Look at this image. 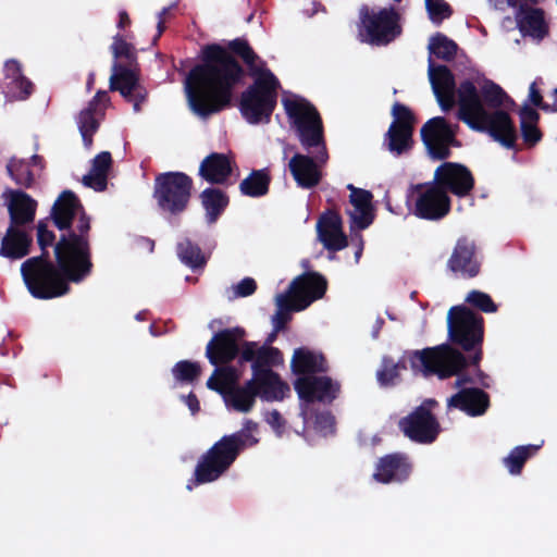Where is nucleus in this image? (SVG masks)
<instances>
[{
	"instance_id": "bb28decb",
	"label": "nucleus",
	"mask_w": 557,
	"mask_h": 557,
	"mask_svg": "<svg viewBox=\"0 0 557 557\" xmlns=\"http://www.w3.org/2000/svg\"><path fill=\"white\" fill-rule=\"evenodd\" d=\"M32 231V228L10 225L1 242L0 256L17 260L28 255L33 242Z\"/></svg>"
},
{
	"instance_id": "603ef678",
	"label": "nucleus",
	"mask_w": 557,
	"mask_h": 557,
	"mask_svg": "<svg viewBox=\"0 0 557 557\" xmlns=\"http://www.w3.org/2000/svg\"><path fill=\"white\" fill-rule=\"evenodd\" d=\"M184 400L193 414L199 411V401L194 394L190 393L188 396L184 397Z\"/></svg>"
},
{
	"instance_id": "f03ea898",
	"label": "nucleus",
	"mask_w": 557,
	"mask_h": 557,
	"mask_svg": "<svg viewBox=\"0 0 557 557\" xmlns=\"http://www.w3.org/2000/svg\"><path fill=\"white\" fill-rule=\"evenodd\" d=\"M55 226L63 231L54 246L58 268L44 255L27 259L21 273L29 293L41 299H50L69 293V283H81L92 269L89 246L90 221L76 196L63 191L52 207Z\"/></svg>"
},
{
	"instance_id": "f257e3e1",
	"label": "nucleus",
	"mask_w": 557,
	"mask_h": 557,
	"mask_svg": "<svg viewBox=\"0 0 557 557\" xmlns=\"http://www.w3.org/2000/svg\"><path fill=\"white\" fill-rule=\"evenodd\" d=\"M428 49V75L442 111L447 112L458 104V119L471 129L486 132L503 146L513 147L517 131L504 110L512 101L505 91L491 81H486L480 91L470 81L462 82L456 88L451 72L445 65H435L432 59L451 61L456 57L458 46L447 36L441 33L432 36Z\"/></svg>"
},
{
	"instance_id": "37998d69",
	"label": "nucleus",
	"mask_w": 557,
	"mask_h": 557,
	"mask_svg": "<svg viewBox=\"0 0 557 557\" xmlns=\"http://www.w3.org/2000/svg\"><path fill=\"white\" fill-rule=\"evenodd\" d=\"M112 51L115 59L124 57L128 61L129 66H126L127 69H134L133 63L136 60L134 47L126 42L120 35L114 37Z\"/></svg>"
},
{
	"instance_id": "c756f323",
	"label": "nucleus",
	"mask_w": 557,
	"mask_h": 557,
	"mask_svg": "<svg viewBox=\"0 0 557 557\" xmlns=\"http://www.w3.org/2000/svg\"><path fill=\"white\" fill-rule=\"evenodd\" d=\"M237 381H231L227 388L223 392L225 406L230 410L237 412H249L255 404L257 393L250 380L240 385Z\"/></svg>"
},
{
	"instance_id": "c85d7f7f",
	"label": "nucleus",
	"mask_w": 557,
	"mask_h": 557,
	"mask_svg": "<svg viewBox=\"0 0 557 557\" xmlns=\"http://www.w3.org/2000/svg\"><path fill=\"white\" fill-rule=\"evenodd\" d=\"M510 7H519L517 22L523 35L542 39L546 34V24L543 12L539 9L523 10L527 3H537L539 0H506Z\"/></svg>"
},
{
	"instance_id": "4d7b16f0",
	"label": "nucleus",
	"mask_w": 557,
	"mask_h": 557,
	"mask_svg": "<svg viewBox=\"0 0 557 557\" xmlns=\"http://www.w3.org/2000/svg\"><path fill=\"white\" fill-rule=\"evenodd\" d=\"M361 253H362V240L360 239V246H359L358 250L355 253V258H356L357 262L359 261V259L361 257Z\"/></svg>"
},
{
	"instance_id": "c9c22d12",
	"label": "nucleus",
	"mask_w": 557,
	"mask_h": 557,
	"mask_svg": "<svg viewBox=\"0 0 557 557\" xmlns=\"http://www.w3.org/2000/svg\"><path fill=\"white\" fill-rule=\"evenodd\" d=\"M521 133L529 145H535L541 139V133L536 126L539 113L528 104H524L519 112Z\"/></svg>"
},
{
	"instance_id": "a211bd4d",
	"label": "nucleus",
	"mask_w": 557,
	"mask_h": 557,
	"mask_svg": "<svg viewBox=\"0 0 557 557\" xmlns=\"http://www.w3.org/2000/svg\"><path fill=\"white\" fill-rule=\"evenodd\" d=\"M434 182L442 189L457 197L467 196L473 188L474 180L471 172L463 165L445 162L434 173Z\"/></svg>"
},
{
	"instance_id": "6e6552de",
	"label": "nucleus",
	"mask_w": 557,
	"mask_h": 557,
	"mask_svg": "<svg viewBox=\"0 0 557 557\" xmlns=\"http://www.w3.org/2000/svg\"><path fill=\"white\" fill-rule=\"evenodd\" d=\"M243 336L244 331L238 327L216 333L206 347L210 363H227L240 354L242 361L251 362L252 373L272 371V367L283 364V355L277 348L257 342H246L240 347Z\"/></svg>"
},
{
	"instance_id": "09e8293b",
	"label": "nucleus",
	"mask_w": 557,
	"mask_h": 557,
	"mask_svg": "<svg viewBox=\"0 0 557 557\" xmlns=\"http://www.w3.org/2000/svg\"><path fill=\"white\" fill-rule=\"evenodd\" d=\"M37 242L42 251L54 243V234L48 230L46 222H39L37 225Z\"/></svg>"
},
{
	"instance_id": "f3484780",
	"label": "nucleus",
	"mask_w": 557,
	"mask_h": 557,
	"mask_svg": "<svg viewBox=\"0 0 557 557\" xmlns=\"http://www.w3.org/2000/svg\"><path fill=\"white\" fill-rule=\"evenodd\" d=\"M394 122L385 137V145L391 153L400 156L411 147L413 116L410 110L400 103H395L392 110Z\"/></svg>"
},
{
	"instance_id": "c03bdc74",
	"label": "nucleus",
	"mask_w": 557,
	"mask_h": 557,
	"mask_svg": "<svg viewBox=\"0 0 557 557\" xmlns=\"http://www.w3.org/2000/svg\"><path fill=\"white\" fill-rule=\"evenodd\" d=\"M398 363H395L393 360L388 358H384L382 362V368L376 373V377L380 385L388 386L394 384L396 377L398 376Z\"/></svg>"
},
{
	"instance_id": "13d9d810",
	"label": "nucleus",
	"mask_w": 557,
	"mask_h": 557,
	"mask_svg": "<svg viewBox=\"0 0 557 557\" xmlns=\"http://www.w3.org/2000/svg\"><path fill=\"white\" fill-rule=\"evenodd\" d=\"M95 81V75L92 73L89 74L88 82H87V88L90 89Z\"/></svg>"
},
{
	"instance_id": "473e14b6",
	"label": "nucleus",
	"mask_w": 557,
	"mask_h": 557,
	"mask_svg": "<svg viewBox=\"0 0 557 557\" xmlns=\"http://www.w3.org/2000/svg\"><path fill=\"white\" fill-rule=\"evenodd\" d=\"M200 197L206 210L207 222L215 223L228 203L227 196L220 189L206 188Z\"/></svg>"
},
{
	"instance_id": "f8f14e48",
	"label": "nucleus",
	"mask_w": 557,
	"mask_h": 557,
	"mask_svg": "<svg viewBox=\"0 0 557 557\" xmlns=\"http://www.w3.org/2000/svg\"><path fill=\"white\" fill-rule=\"evenodd\" d=\"M406 203L410 213L429 221L441 220L450 210L448 195L435 182L410 186Z\"/></svg>"
},
{
	"instance_id": "1a4fd4ad",
	"label": "nucleus",
	"mask_w": 557,
	"mask_h": 557,
	"mask_svg": "<svg viewBox=\"0 0 557 557\" xmlns=\"http://www.w3.org/2000/svg\"><path fill=\"white\" fill-rule=\"evenodd\" d=\"M258 424L245 420L243 428L219 440L197 462L194 480L187 484L188 490L195 485L211 483L221 478L234 463L242 450L255 446L259 438Z\"/></svg>"
},
{
	"instance_id": "f704fd0d",
	"label": "nucleus",
	"mask_w": 557,
	"mask_h": 557,
	"mask_svg": "<svg viewBox=\"0 0 557 557\" xmlns=\"http://www.w3.org/2000/svg\"><path fill=\"white\" fill-rule=\"evenodd\" d=\"M270 176L265 169L252 171L248 177L242 181L239 189L243 195L249 197H262L269 190Z\"/></svg>"
},
{
	"instance_id": "cd10ccee",
	"label": "nucleus",
	"mask_w": 557,
	"mask_h": 557,
	"mask_svg": "<svg viewBox=\"0 0 557 557\" xmlns=\"http://www.w3.org/2000/svg\"><path fill=\"white\" fill-rule=\"evenodd\" d=\"M448 268L462 276L473 277L480 271L474 244L466 238L459 239L448 260Z\"/></svg>"
},
{
	"instance_id": "b1692460",
	"label": "nucleus",
	"mask_w": 557,
	"mask_h": 557,
	"mask_svg": "<svg viewBox=\"0 0 557 557\" xmlns=\"http://www.w3.org/2000/svg\"><path fill=\"white\" fill-rule=\"evenodd\" d=\"M318 237L327 250L338 251L347 246V237L342 228L338 213L327 211L317 223Z\"/></svg>"
},
{
	"instance_id": "72a5a7b5",
	"label": "nucleus",
	"mask_w": 557,
	"mask_h": 557,
	"mask_svg": "<svg viewBox=\"0 0 557 557\" xmlns=\"http://www.w3.org/2000/svg\"><path fill=\"white\" fill-rule=\"evenodd\" d=\"M39 163L40 158L36 154L29 160L12 158L7 165V170L16 184L27 187L34 181L35 173L32 168L39 165Z\"/></svg>"
},
{
	"instance_id": "5fc2aeb1",
	"label": "nucleus",
	"mask_w": 557,
	"mask_h": 557,
	"mask_svg": "<svg viewBox=\"0 0 557 557\" xmlns=\"http://www.w3.org/2000/svg\"><path fill=\"white\" fill-rule=\"evenodd\" d=\"M383 324H384V320L382 318H377L373 325V329H372V337L373 338H377Z\"/></svg>"
},
{
	"instance_id": "ea45409f",
	"label": "nucleus",
	"mask_w": 557,
	"mask_h": 557,
	"mask_svg": "<svg viewBox=\"0 0 557 557\" xmlns=\"http://www.w3.org/2000/svg\"><path fill=\"white\" fill-rule=\"evenodd\" d=\"M173 376L180 382H193L200 374V366L188 360L178 361L172 369Z\"/></svg>"
},
{
	"instance_id": "49530a36",
	"label": "nucleus",
	"mask_w": 557,
	"mask_h": 557,
	"mask_svg": "<svg viewBox=\"0 0 557 557\" xmlns=\"http://www.w3.org/2000/svg\"><path fill=\"white\" fill-rule=\"evenodd\" d=\"M257 288L256 281L251 277H245L231 287L232 298H242L250 296Z\"/></svg>"
},
{
	"instance_id": "79ce46f5",
	"label": "nucleus",
	"mask_w": 557,
	"mask_h": 557,
	"mask_svg": "<svg viewBox=\"0 0 557 557\" xmlns=\"http://www.w3.org/2000/svg\"><path fill=\"white\" fill-rule=\"evenodd\" d=\"M466 301L485 313H493L497 311V306L492 300L491 296L480 290H471L467 295Z\"/></svg>"
},
{
	"instance_id": "0eeeda50",
	"label": "nucleus",
	"mask_w": 557,
	"mask_h": 557,
	"mask_svg": "<svg viewBox=\"0 0 557 557\" xmlns=\"http://www.w3.org/2000/svg\"><path fill=\"white\" fill-rule=\"evenodd\" d=\"M292 370L297 375L294 387L301 401V417L308 423L311 411L310 404L313 401L331 403L339 392V384L325 375L317 373L325 372L326 366L322 355L306 348H298L294 351Z\"/></svg>"
},
{
	"instance_id": "7ed1b4c3",
	"label": "nucleus",
	"mask_w": 557,
	"mask_h": 557,
	"mask_svg": "<svg viewBox=\"0 0 557 557\" xmlns=\"http://www.w3.org/2000/svg\"><path fill=\"white\" fill-rule=\"evenodd\" d=\"M202 54L203 62L186 76L184 89L194 113L207 117L230 103L232 91L242 82L244 71L219 46L206 47Z\"/></svg>"
},
{
	"instance_id": "052dcab7",
	"label": "nucleus",
	"mask_w": 557,
	"mask_h": 557,
	"mask_svg": "<svg viewBox=\"0 0 557 557\" xmlns=\"http://www.w3.org/2000/svg\"><path fill=\"white\" fill-rule=\"evenodd\" d=\"M312 11L309 13V15H313L314 13H317L319 11V4L317 3H312Z\"/></svg>"
},
{
	"instance_id": "39448f33",
	"label": "nucleus",
	"mask_w": 557,
	"mask_h": 557,
	"mask_svg": "<svg viewBox=\"0 0 557 557\" xmlns=\"http://www.w3.org/2000/svg\"><path fill=\"white\" fill-rule=\"evenodd\" d=\"M283 104L302 148L308 152L296 153L288 168L299 187L312 188L319 184L321 166L329 159L321 117L313 106L296 95L284 97Z\"/></svg>"
},
{
	"instance_id": "20e7f679",
	"label": "nucleus",
	"mask_w": 557,
	"mask_h": 557,
	"mask_svg": "<svg viewBox=\"0 0 557 557\" xmlns=\"http://www.w3.org/2000/svg\"><path fill=\"white\" fill-rule=\"evenodd\" d=\"M403 362H408L416 373L424 376L436 374L440 379L458 375L455 386L460 391L447 399V407L459 409L469 416L483 414L488 407V396L480 388L466 387L467 383L480 384L490 387V379L480 369L473 376L459 375L466 367L465 356L447 344L436 347L416 350L404 356Z\"/></svg>"
},
{
	"instance_id": "8fccbe9b",
	"label": "nucleus",
	"mask_w": 557,
	"mask_h": 557,
	"mask_svg": "<svg viewBox=\"0 0 557 557\" xmlns=\"http://www.w3.org/2000/svg\"><path fill=\"white\" fill-rule=\"evenodd\" d=\"M267 423L273 429V431L281 436L284 430L285 421L277 410H271L265 413L264 417Z\"/></svg>"
},
{
	"instance_id": "423d86ee",
	"label": "nucleus",
	"mask_w": 557,
	"mask_h": 557,
	"mask_svg": "<svg viewBox=\"0 0 557 557\" xmlns=\"http://www.w3.org/2000/svg\"><path fill=\"white\" fill-rule=\"evenodd\" d=\"M231 47L243 58L255 78L253 85L242 94L240 113L249 124L267 123L276 106L278 79L245 40L235 39Z\"/></svg>"
},
{
	"instance_id": "7c9ffc66",
	"label": "nucleus",
	"mask_w": 557,
	"mask_h": 557,
	"mask_svg": "<svg viewBox=\"0 0 557 557\" xmlns=\"http://www.w3.org/2000/svg\"><path fill=\"white\" fill-rule=\"evenodd\" d=\"M232 174V161L223 153H211L202 160L199 175L211 184H225Z\"/></svg>"
},
{
	"instance_id": "de8ad7c7",
	"label": "nucleus",
	"mask_w": 557,
	"mask_h": 557,
	"mask_svg": "<svg viewBox=\"0 0 557 557\" xmlns=\"http://www.w3.org/2000/svg\"><path fill=\"white\" fill-rule=\"evenodd\" d=\"M553 96H554V104L553 106H549L548 103H543L542 96L540 94V90L536 87V81L530 85L529 101L533 106L541 107L543 110H546V111L557 112V95H555V90L553 91Z\"/></svg>"
},
{
	"instance_id": "bf43d9fd",
	"label": "nucleus",
	"mask_w": 557,
	"mask_h": 557,
	"mask_svg": "<svg viewBox=\"0 0 557 557\" xmlns=\"http://www.w3.org/2000/svg\"><path fill=\"white\" fill-rule=\"evenodd\" d=\"M481 359V350L476 351L473 358V363L476 364Z\"/></svg>"
},
{
	"instance_id": "4468645a",
	"label": "nucleus",
	"mask_w": 557,
	"mask_h": 557,
	"mask_svg": "<svg viewBox=\"0 0 557 557\" xmlns=\"http://www.w3.org/2000/svg\"><path fill=\"white\" fill-rule=\"evenodd\" d=\"M448 337L465 350L475 349L483 339V319L465 306L451 307L447 315Z\"/></svg>"
},
{
	"instance_id": "aec40b11",
	"label": "nucleus",
	"mask_w": 557,
	"mask_h": 557,
	"mask_svg": "<svg viewBox=\"0 0 557 557\" xmlns=\"http://www.w3.org/2000/svg\"><path fill=\"white\" fill-rule=\"evenodd\" d=\"M350 190L349 205L346 213L349 218V226L352 232L368 228L374 220L372 194L369 190L357 188L352 184L347 185Z\"/></svg>"
},
{
	"instance_id": "680f3d73",
	"label": "nucleus",
	"mask_w": 557,
	"mask_h": 557,
	"mask_svg": "<svg viewBox=\"0 0 557 557\" xmlns=\"http://www.w3.org/2000/svg\"><path fill=\"white\" fill-rule=\"evenodd\" d=\"M136 319H137L138 321L144 320V319H145V312H144V311L138 312V313L136 314Z\"/></svg>"
},
{
	"instance_id": "2eb2a0df",
	"label": "nucleus",
	"mask_w": 557,
	"mask_h": 557,
	"mask_svg": "<svg viewBox=\"0 0 557 557\" xmlns=\"http://www.w3.org/2000/svg\"><path fill=\"white\" fill-rule=\"evenodd\" d=\"M435 404V400L426 399L411 414L400 420L399 426L406 436L424 444L435 441L440 433V424L431 413Z\"/></svg>"
},
{
	"instance_id": "e2e57ef3",
	"label": "nucleus",
	"mask_w": 557,
	"mask_h": 557,
	"mask_svg": "<svg viewBox=\"0 0 557 557\" xmlns=\"http://www.w3.org/2000/svg\"><path fill=\"white\" fill-rule=\"evenodd\" d=\"M386 208L388 211H391L392 213H397L395 210H393V208L391 207L389 202H386Z\"/></svg>"
},
{
	"instance_id": "dca6fc26",
	"label": "nucleus",
	"mask_w": 557,
	"mask_h": 557,
	"mask_svg": "<svg viewBox=\"0 0 557 557\" xmlns=\"http://www.w3.org/2000/svg\"><path fill=\"white\" fill-rule=\"evenodd\" d=\"M457 125L449 124L444 117L435 116L421 128V137L429 153L434 159L449 156V147L454 143Z\"/></svg>"
},
{
	"instance_id": "9d476101",
	"label": "nucleus",
	"mask_w": 557,
	"mask_h": 557,
	"mask_svg": "<svg viewBox=\"0 0 557 557\" xmlns=\"http://www.w3.org/2000/svg\"><path fill=\"white\" fill-rule=\"evenodd\" d=\"M327 282L317 272H308L297 276L287 292L275 298L276 312L272 317L275 332L281 331L290 320V311H301L313 301L322 298L326 292Z\"/></svg>"
},
{
	"instance_id": "4c0bfd02",
	"label": "nucleus",
	"mask_w": 557,
	"mask_h": 557,
	"mask_svg": "<svg viewBox=\"0 0 557 557\" xmlns=\"http://www.w3.org/2000/svg\"><path fill=\"white\" fill-rule=\"evenodd\" d=\"M177 256L182 263L193 270L202 268L207 262L201 249L189 239H184L177 244Z\"/></svg>"
},
{
	"instance_id": "4be33fe9",
	"label": "nucleus",
	"mask_w": 557,
	"mask_h": 557,
	"mask_svg": "<svg viewBox=\"0 0 557 557\" xmlns=\"http://www.w3.org/2000/svg\"><path fill=\"white\" fill-rule=\"evenodd\" d=\"M2 91L9 100H26L34 90L33 83L23 74L21 64L9 60L3 67Z\"/></svg>"
},
{
	"instance_id": "6e6d98bb",
	"label": "nucleus",
	"mask_w": 557,
	"mask_h": 557,
	"mask_svg": "<svg viewBox=\"0 0 557 557\" xmlns=\"http://www.w3.org/2000/svg\"><path fill=\"white\" fill-rule=\"evenodd\" d=\"M277 332L273 329V332L268 336L264 344L271 346L272 342L275 339Z\"/></svg>"
},
{
	"instance_id": "a18cd8bd",
	"label": "nucleus",
	"mask_w": 557,
	"mask_h": 557,
	"mask_svg": "<svg viewBox=\"0 0 557 557\" xmlns=\"http://www.w3.org/2000/svg\"><path fill=\"white\" fill-rule=\"evenodd\" d=\"M313 428L322 436L333 434L335 429L334 417L327 411L317 414Z\"/></svg>"
},
{
	"instance_id": "a878e982",
	"label": "nucleus",
	"mask_w": 557,
	"mask_h": 557,
	"mask_svg": "<svg viewBox=\"0 0 557 557\" xmlns=\"http://www.w3.org/2000/svg\"><path fill=\"white\" fill-rule=\"evenodd\" d=\"M411 466L408 458L401 454H391L382 457L373 478L381 483L403 482L408 479Z\"/></svg>"
},
{
	"instance_id": "ddd939ff",
	"label": "nucleus",
	"mask_w": 557,
	"mask_h": 557,
	"mask_svg": "<svg viewBox=\"0 0 557 557\" xmlns=\"http://www.w3.org/2000/svg\"><path fill=\"white\" fill-rule=\"evenodd\" d=\"M191 186V178L183 172L162 173L156 178L153 196L162 211L177 214L186 209Z\"/></svg>"
},
{
	"instance_id": "5701e85b",
	"label": "nucleus",
	"mask_w": 557,
	"mask_h": 557,
	"mask_svg": "<svg viewBox=\"0 0 557 557\" xmlns=\"http://www.w3.org/2000/svg\"><path fill=\"white\" fill-rule=\"evenodd\" d=\"M250 381L263 401H282L289 393L288 384L273 370L252 373Z\"/></svg>"
},
{
	"instance_id": "864d4df0",
	"label": "nucleus",
	"mask_w": 557,
	"mask_h": 557,
	"mask_svg": "<svg viewBox=\"0 0 557 557\" xmlns=\"http://www.w3.org/2000/svg\"><path fill=\"white\" fill-rule=\"evenodd\" d=\"M131 20L125 11H121L119 14V23L117 26L120 28H124L125 26L129 25Z\"/></svg>"
},
{
	"instance_id": "9b49d317",
	"label": "nucleus",
	"mask_w": 557,
	"mask_h": 557,
	"mask_svg": "<svg viewBox=\"0 0 557 557\" xmlns=\"http://www.w3.org/2000/svg\"><path fill=\"white\" fill-rule=\"evenodd\" d=\"M359 39L372 46L387 45L401 33L399 14L394 8H384L376 12L362 5L359 10Z\"/></svg>"
},
{
	"instance_id": "69168bd1",
	"label": "nucleus",
	"mask_w": 557,
	"mask_h": 557,
	"mask_svg": "<svg viewBox=\"0 0 557 557\" xmlns=\"http://www.w3.org/2000/svg\"><path fill=\"white\" fill-rule=\"evenodd\" d=\"M150 333H151L152 335H156V333H154V331H153V325H150Z\"/></svg>"
},
{
	"instance_id": "e433bc0d",
	"label": "nucleus",
	"mask_w": 557,
	"mask_h": 557,
	"mask_svg": "<svg viewBox=\"0 0 557 557\" xmlns=\"http://www.w3.org/2000/svg\"><path fill=\"white\" fill-rule=\"evenodd\" d=\"M541 446L542 444L515 447L504 459V463L509 473L512 475L520 474L524 462L534 455Z\"/></svg>"
},
{
	"instance_id": "412c9836",
	"label": "nucleus",
	"mask_w": 557,
	"mask_h": 557,
	"mask_svg": "<svg viewBox=\"0 0 557 557\" xmlns=\"http://www.w3.org/2000/svg\"><path fill=\"white\" fill-rule=\"evenodd\" d=\"M109 102L107 91L99 90L88 106L77 116V126L83 138L84 146L89 149L92 145V136L97 132L100 121L104 115V109Z\"/></svg>"
},
{
	"instance_id": "0e129e2a",
	"label": "nucleus",
	"mask_w": 557,
	"mask_h": 557,
	"mask_svg": "<svg viewBox=\"0 0 557 557\" xmlns=\"http://www.w3.org/2000/svg\"><path fill=\"white\" fill-rule=\"evenodd\" d=\"M289 150H290L289 146L285 145V147H284V156H285V157L287 156V153L289 152Z\"/></svg>"
},
{
	"instance_id": "393cba45",
	"label": "nucleus",
	"mask_w": 557,
	"mask_h": 557,
	"mask_svg": "<svg viewBox=\"0 0 557 557\" xmlns=\"http://www.w3.org/2000/svg\"><path fill=\"white\" fill-rule=\"evenodd\" d=\"M7 200L10 213V225L33 230L37 207L36 201L21 190H9L7 193Z\"/></svg>"
},
{
	"instance_id": "2f4dec72",
	"label": "nucleus",
	"mask_w": 557,
	"mask_h": 557,
	"mask_svg": "<svg viewBox=\"0 0 557 557\" xmlns=\"http://www.w3.org/2000/svg\"><path fill=\"white\" fill-rule=\"evenodd\" d=\"M112 165L111 153L102 151L91 161L90 171L83 176V184L96 191H102L107 188L108 173Z\"/></svg>"
},
{
	"instance_id": "a19ab883",
	"label": "nucleus",
	"mask_w": 557,
	"mask_h": 557,
	"mask_svg": "<svg viewBox=\"0 0 557 557\" xmlns=\"http://www.w3.org/2000/svg\"><path fill=\"white\" fill-rule=\"evenodd\" d=\"M425 8L433 24L440 25L453 11L445 0H425Z\"/></svg>"
},
{
	"instance_id": "3c124183",
	"label": "nucleus",
	"mask_w": 557,
	"mask_h": 557,
	"mask_svg": "<svg viewBox=\"0 0 557 557\" xmlns=\"http://www.w3.org/2000/svg\"><path fill=\"white\" fill-rule=\"evenodd\" d=\"M176 8V3H173L169 7H165L163 8L159 13H158V23H157V36L154 37V41H157V39L162 35V33L164 32L165 29V21H166V17L170 15L171 11L174 10Z\"/></svg>"
},
{
	"instance_id": "6ab92c4d",
	"label": "nucleus",
	"mask_w": 557,
	"mask_h": 557,
	"mask_svg": "<svg viewBox=\"0 0 557 557\" xmlns=\"http://www.w3.org/2000/svg\"><path fill=\"white\" fill-rule=\"evenodd\" d=\"M110 89L119 90L123 98L133 103L135 112L140 110V104L147 97V91L138 83L135 69H127L117 62L112 65Z\"/></svg>"
},
{
	"instance_id": "58836bf2",
	"label": "nucleus",
	"mask_w": 557,
	"mask_h": 557,
	"mask_svg": "<svg viewBox=\"0 0 557 557\" xmlns=\"http://www.w3.org/2000/svg\"><path fill=\"white\" fill-rule=\"evenodd\" d=\"M239 374L237 370L223 367L215 368L213 374L207 381V386L210 389L219 392L223 396V392L227 388L231 381H237Z\"/></svg>"
},
{
	"instance_id": "338daca9",
	"label": "nucleus",
	"mask_w": 557,
	"mask_h": 557,
	"mask_svg": "<svg viewBox=\"0 0 557 557\" xmlns=\"http://www.w3.org/2000/svg\"><path fill=\"white\" fill-rule=\"evenodd\" d=\"M555 95H557V87L555 88Z\"/></svg>"
}]
</instances>
